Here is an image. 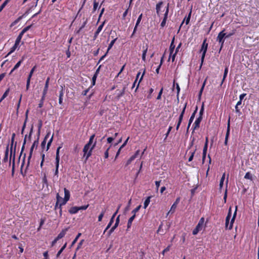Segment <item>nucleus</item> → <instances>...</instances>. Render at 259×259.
Masks as SVG:
<instances>
[{
    "label": "nucleus",
    "instance_id": "obj_1",
    "mask_svg": "<svg viewBox=\"0 0 259 259\" xmlns=\"http://www.w3.org/2000/svg\"><path fill=\"white\" fill-rule=\"evenodd\" d=\"M95 135H92L88 143L84 146L83 152L84 153L83 156L85 157V160L92 155V152L96 144V141H94Z\"/></svg>",
    "mask_w": 259,
    "mask_h": 259
},
{
    "label": "nucleus",
    "instance_id": "obj_2",
    "mask_svg": "<svg viewBox=\"0 0 259 259\" xmlns=\"http://www.w3.org/2000/svg\"><path fill=\"white\" fill-rule=\"evenodd\" d=\"M237 206H236L233 216L231 219V222H229V220H230V217L231 216V208L230 207L228 214L226 219L225 227H226V229L231 230L232 228L233 224L234 222V220H235V217L236 215V213H237Z\"/></svg>",
    "mask_w": 259,
    "mask_h": 259
},
{
    "label": "nucleus",
    "instance_id": "obj_3",
    "mask_svg": "<svg viewBox=\"0 0 259 259\" xmlns=\"http://www.w3.org/2000/svg\"><path fill=\"white\" fill-rule=\"evenodd\" d=\"M64 198L63 199L61 197H60L59 194H58L57 195V202L55 205V208L57 209V205L58 202L60 201V200H62V202H61L60 204V206L62 205H63L66 203V202L69 200L70 198V192L69 191L66 189L64 188Z\"/></svg>",
    "mask_w": 259,
    "mask_h": 259
},
{
    "label": "nucleus",
    "instance_id": "obj_4",
    "mask_svg": "<svg viewBox=\"0 0 259 259\" xmlns=\"http://www.w3.org/2000/svg\"><path fill=\"white\" fill-rule=\"evenodd\" d=\"M206 40L204 39L201 46V52L202 53V56L201 58V66L204 61L205 54L207 50L208 44L206 42Z\"/></svg>",
    "mask_w": 259,
    "mask_h": 259
},
{
    "label": "nucleus",
    "instance_id": "obj_5",
    "mask_svg": "<svg viewBox=\"0 0 259 259\" xmlns=\"http://www.w3.org/2000/svg\"><path fill=\"white\" fill-rule=\"evenodd\" d=\"M225 36H226V33H224V30H223L219 33V34L217 36V40L221 44L220 50L222 49V48L223 46V45H224V43L225 41L224 38H225Z\"/></svg>",
    "mask_w": 259,
    "mask_h": 259
},
{
    "label": "nucleus",
    "instance_id": "obj_6",
    "mask_svg": "<svg viewBox=\"0 0 259 259\" xmlns=\"http://www.w3.org/2000/svg\"><path fill=\"white\" fill-rule=\"evenodd\" d=\"M186 107H187V103H185V104H184V108H183V109L182 110V111L181 114L180 115V116H179V121L178 122V123H177V127H176L177 130H178V129L179 128V126H180V125L181 124V122H182V121L183 120V116H184V113H185Z\"/></svg>",
    "mask_w": 259,
    "mask_h": 259
},
{
    "label": "nucleus",
    "instance_id": "obj_7",
    "mask_svg": "<svg viewBox=\"0 0 259 259\" xmlns=\"http://www.w3.org/2000/svg\"><path fill=\"white\" fill-rule=\"evenodd\" d=\"M125 88H126V87H124L123 88V89L122 90H117L115 91V94L116 95L115 99L116 100H119L120 98V97H122L124 94Z\"/></svg>",
    "mask_w": 259,
    "mask_h": 259
},
{
    "label": "nucleus",
    "instance_id": "obj_8",
    "mask_svg": "<svg viewBox=\"0 0 259 259\" xmlns=\"http://www.w3.org/2000/svg\"><path fill=\"white\" fill-rule=\"evenodd\" d=\"M180 201V197H178L176 199L175 202L174 203V204L171 206L170 209L167 212V215H168L170 213H173L175 212V209L177 206V205L179 203Z\"/></svg>",
    "mask_w": 259,
    "mask_h": 259
},
{
    "label": "nucleus",
    "instance_id": "obj_9",
    "mask_svg": "<svg viewBox=\"0 0 259 259\" xmlns=\"http://www.w3.org/2000/svg\"><path fill=\"white\" fill-rule=\"evenodd\" d=\"M119 217H120V215H119L116 219V222H115V223L114 225H113V226L110 229V230L108 232V235L110 236L113 232L115 230V229L117 227V226H118V224L119 223Z\"/></svg>",
    "mask_w": 259,
    "mask_h": 259
},
{
    "label": "nucleus",
    "instance_id": "obj_10",
    "mask_svg": "<svg viewBox=\"0 0 259 259\" xmlns=\"http://www.w3.org/2000/svg\"><path fill=\"white\" fill-rule=\"evenodd\" d=\"M38 142L37 141H34L33 144H32V145L31 146V148H30V152H29V155L28 157V162H27V166H28L29 164V163H30V160L31 159V157L32 156V152H33V149L34 148V147L35 146V145H37Z\"/></svg>",
    "mask_w": 259,
    "mask_h": 259
},
{
    "label": "nucleus",
    "instance_id": "obj_11",
    "mask_svg": "<svg viewBox=\"0 0 259 259\" xmlns=\"http://www.w3.org/2000/svg\"><path fill=\"white\" fill-rule=\"evenodd\" d=\"M204 218H201L200 219V220H199V221L198 222V224L196 226V228L198 230H199V231H200L201 230H202V229H203V228L204 227Z\"/></svg>",
    "mask_w": 259,
    "mask_h": 259
},
{
    "label": "nucleus",
    "instance_id": "obj_12",
    "mask_svg": "<svg viewBox=\"0 0 259 259\" xmlns=\"http://www.w3.org/2000/svg\"><path fill=\"white\" fill-rule=\"evenodd\" d=\"M117 212H118V210H117L114 213V214L112 215L109 223H108L107 226L106 227L105 230H104V233H105L111 227V226L112 225V223H113L114 218L115 217L116 214L117 213Z\"/></svg>",
    "mask_w": 259,
    "mask_h": 259
},
{
    "label": "nucleus",
    "instance_id": "obj_13",
    "mask_svg": "<svg viewBox=\"0 0 259 259\" xmlns=\"http://www.w3.org/2000/svg\"><path fill=\"white\" fill-rule=\"evenodd\" d=\"M229 134H230V119H229V120L228 121L227 131V133L226 134L225 140V143H224L225 145H227L228 140V138H229Z\"/></svg>",
    "mask_w": 259,
    "mask_h": 259
},
{
    "label": "nucleus",
    "instance_id": "obj_14",
    "mask_svg": "<svg viewBox=\"0 0 259 259\" xmlns=\"http://www.w3.org/2000/svg\"><path fill=\"white\" fill-rule=\"evenodd\" d=\"M202 117H201V116H199V117H198L196 119V120H195V121L194 122V124H193L194 130H195L199 127V124H200L201 121L202 120Z\"/></svg>",
    "mask_w": 259,
    "mask_h": 259
},
{
    "label": "nucleus",
    "instance_id": "obj_15",
    "mask_svg": "<svg viewBox=\"0 0 259 259\" xmlns=\"http://www.w3.org/2000/svg\"><path fill=\"white\" fill-rule=\"evenodd\" d=\"M50 134H51V132L49 131L47 133V135H46L43 141L41 143V146L42 148L44 149H45V145H46V144L47 142V140L48 138H49Z\"/></svg>",
    "mask_w": 259,
    "mask_h": 259
},
{
    "label": "nucleus",
    "instance_id": "obj_16",
    "mask_svg": "<svg viewBox=\"0 0 259 259\" xmlns=\"http://www.w3.org/2000/svg\"><path fill=\"white\" fill-rule=\"evenodd\" d=\"M181 45H182V43H180L179 45L178 46V47H177L176 50H175V52L174 53H172V55H171V60H172V62H174L175 60V57H176V54H177V53L179 52V49L180 48H181Z\"/></svg>",
    "mask_w": 259,
    "mask_h": 259
},
{
    "label": "nucleus",
    "instance_id": "obj_17",
    "mask_svg": "<svg viewBox=\"0 0 259 259\" xmlns=\"http://www.w3.org/2000/svg\"><path fill=\"white\" fill-rule=\"evenodd\" d=\"M174 40H175V37L173 38L172 39V41L171 42L170 47H169V51H170V55L169 57H171L172 53H174V49L175 48V46L174 45Z\"/></svg>",
    "mask_w": 259,
    "mask_h": 259
},
{
    "label": "nucleus",
    "instance_id": "obj_18",
    "mask_svg": "<svg viewBox=\"0 0 259 259\" xmlns=\"http://www.w3.org/2000/svg\"><path fill=\"white\" fill-rule=\"evenodd\" d=\"M63 90H64V88L62 86H61V90L60 92L59 99V103L60 105H61L62 104V102H63V95H64Z\"/></svg>",
    "mask_w": 259,
    "mask_h": 259
},
{
    "label": "nucleus",
    "instance_id": "obj_19",
    "mask_svg": "<svg viewBox=\"0 0 259 259\" xmlns=\"http://www.w3.org/2000/svg\"><path fill=\"white\" fill-rule=\"evenodd\" d=\"M142 14H141L138 17L137 20V22H136V26L134 28V31H133V35L135 33L136 31V29H137V28L138 26V25L139 24V23H140L141 21V19H142Z\"/></svg>",
    "mask_w": 259,
    "mask_h": 259
},
{
    "label": "nucleus",
    "instance_id": "obj_20",
    "mask_svg": "<svg viewBox=\"0 0 259 259\" xmlns=\"http://www.w3.org/2000/svg\"><path fill=\"white\" fill-rule=\"evenodd\" d=\"M49 80H50V78L48 77L46 81L45 85V87H44V89L43 90V92H42L43 93H45V94L47 93V91H48V88H49Z\"/></svg>",
    "mask_w": 259,
    "mask_h": 259
},
{
    "label": "nucleus",
    "instance_id": "obj_21",
    "mask_svg": "<svg viewBox=\"0 0 259 259\" xmlns=\"http://www.w3.org/2000/svg\"><path fill=\"white\" fill-rule=\"evenodd\" d=\"M67 230H68V228H66V229L62 230V231L58 235V236H57L58 239H61V238H63L66 234Z\"/></svg>",
    "mask_w": 259,
    "mask_h": 259
},
{
    "label": "nucleus",
    "instance_id": "obj_22",
    "mask_svg": "<svg viewBox=\"0 0 259 259\" xmlns=\"http://www.w3.org/2000/svg\"><path fill=\"white\" fill-rule=\"evenodd\" d=\"M79 207H76V206H74V207H71L69 210V212L71 213V214H74V213H76L78 212V211L79 210Z\"/></svg>",
    "mask_w": 259,
    "mask_h": 259
},
{
    "label": "nucleus",
    "instance_id": "obj_23",
    "mask_svg": "<svg viewBox=\"0 0 259 259\" xmlns=\"http://www.w3.org/2000/svg\"><path fill=\"white\" fill-rule=\"evenodd\" d=\"M24 59V57H22V59L21 60L19 61L17 63V64L15 65L13 69L10 72V74L12 73L15 70L17 69L21 65V63L22 62L23 60Z\"/></svg>",
    "mask_w": 259,
    "mask_h": 259
},
{
    "label": "nucleus",
    "instance_id": "obj_24",
    "mask_svg": "<svg viewBox=\"0 0 259 259\" xmlns=\"http://www.w3.org/2000/svg\"><path fill=\"white\" fill-rule=\"evenodd\" d=\"M135 218V215L133 214L128 220L127 223V229H129L132 225V222Z\"/></svg>",
    "mask_w": 259,
    "mask_h": 259
},
{
    "label": "nucleus",
    "instance_id": "obj_25",
    "mask_svg": "<svg viewBox=\"0 0 259 259\" xmlns=\"http://www.w3.org/2000/svg\"><path fill=\"white\" fill-rule=\"evenodd\" d=\"M162 4H163V3L162 2H160L156 6V13H157V15H159V12L160 10V8H161V7L162 5Z\"/></svg>",
    "mask_w": 259,
    "mask_h": 259
},
{
    "label": "nucleus",
    "instance_id": "obj_26",
    "mask_svg": "<svg viewBox=\"0 0 259 259\" xmlns=\"http://www.w3.org/2000/svg\"><path fill=\"white\" fill-rule=\"evenodd\" d=\"M151 196H149L145 200L144 203V208L145 209H146L147 208V207L148 206V205L149 204V203L150 202V198H151Z\"/></svg>",
    "mask_w": 259,
    "mask_h": 259
},
{
    "label": "nucleus",
    "instance_id": "obj_27",
    "mask_svg": "<svg viewBox=\"0 0 259 259\" xmlns=\"http://www.w3.org/2000/svg\"><path fill=\"white\" fill-rule=\"evenodd\" d=\"M197 107H196L195 110L192 113V114L191 115V117L190 118V119H189V125H191V123L193 122V119H194V118L195 117V113L197 112Z\"/></svg>",
    "mask_w": 259,
    "mask_h": 259
},
{
    "label": "nucleus",
    "instance_id": "obj_28",
    "mask_svg": "<svg viewBox=\"0 0 259 259\" xmlns=\"http://www.w3.org/2000/svg\"><path fill=\"white\" fill-rule=\"evenodd\" d=\"M148 50V46L146 45V48L144 49L142 54V60L145 61L146 60V55Z\"/></svg>",
    "mask_w": 259,
    "mask_h": 259
},
{
    "label": "nucleus",
    "instance_id": "obj_29",
    "mask_svg": "<svg viewBox=\"0 0 259 259\" xmlns=\"http://www.w3.org/2000/svg\"><path fill=\"white\" fill-rule=\"evenodd\" d=\"M53 140V135L52 136V137H51V138L50 139L49 141L48 142V143H47V147L46 148V151H47L49 148H50V146H51L52 143V141Z\"/></svg>",
    "mask_w": 259,
    "mask_h": 259
},
{
    "label": "nucleus",
    "instance_id": "obj_30",
    "mask_svg": "<svg viewBox=\"0 0 259 259\" xmlns=\"http://www.w3.org/2000/svg\"><path fill=\"white\" fill-rule=\"evenodd\" d=\"M244 178L245 179H248L251 181L252 180V175L250 172H247L246 173L244 176Z\"/></svg>",
    "mask_w": 259,
    "mask_h": 259
},
{
    "label": "nucleus",
    "instance_id": "obj_31",
    "mask_svg": "<svg viewBox=\"0 0 259 259\" xmlns=\"http://www.w3.org/2000/svg\"><path fill=\"white\" fill-rule=\"evenodd\" d=\"M99 70V68L97 70L96 73L95 74V75L93 76V77L92 78L93 85H94L95 84L96 80L97 78V73H98Z\"/></svg>",
    "mask_w": 259,
    "mask_h": 259
},
{
    "label": "nucleus",
    "instance_id": "obj_32",
    "mask_svg": "<svg viewBox=\"0 0 259 259\" xmlns=\"http://www.w3.org/2000/svg\"><path fill=\"white\" fill-rule=\"evenodd\" d=\"M10 0H6L3 4L0 6V12L3 10V9L6 7V6L9 2Z\"/></svg>",
    "mask_w": 259,
    "mask_h": 259
},
{
    "label": "nucleus",
    "instance_id": "obj_33",
    "mask_svg": "<svg viewBox=\"0 0 259 259\" xmlns=\"http://www.w3.org/2000/svg\"><path fill=\"white\" fill-rule=\"evenodd\" d=\"M8 152H9V150H8V146L7 147V149L6 150V151H5V157H4V161L5 162H6L8 160Z\"/></svg>",
    "mask_w": 259,
    "mask_h": 259
},
{
    "label": "nucleus",
    "instance_id": "obj_34",
    "mask_svg": "<svg viewBox=\"0 0 259 259\" xmlns=\"http://www.w3.org/2000/svg\"><path fill=\"white\" fill-rule=\"evenodd\" d=\"M9 93V89H7L6 92L4 93V94H3V96L2 97L1 100H0V102L3 100L8 95Z\"/></svg>",
    "mask_w": 259,
    "mask_h": 259
},
{
    "label": "nucleus",
    "instance_id": "obj_35",
    "mask_svg": "<svg viewBox=\"0 0 259 259\" xmlns=\"http://www.w3.org/2000/svg\"><path fill=\"white\" fill-rule=\"evenodd\" d=\"M35 68H36V67H35V66H34V67L32 68V69L31 70V71H30V73H29V75H28V76L27 79H30V80L31 79V77H32V75H33V73H34V71H35Z\"/></svg>",
    "mask_w": 259,
    "mask_h": 259
},
{
    "label": "nucleus",
    "instance_id": "obj_36",
    "mask_svg": "<svg viewBox=\"0 0 259 259\" xmlns=\"http://www.w3.org/2000/svg\"><path fill=\"white\" fill-rule=\"evenodd\" d=\"M66 243H65L60 249V250L58 252L57 254V257H59V256L60 255V254L62 252V251L64 250V249L65 248L66 246Z\"/></svg>",
    "mask_w": 259,
    "mask_h": 259
},
{
    "label": "nucleus",
    "instance_id": "obj_37",
    "mask_svg": "<svg viewBox=\"0 0 259 259\" xmlns=\"http://www.w3.org/2000/svg\"><path fill=\"white\" fill-rule=\"evenodd\" d=\"M136 158V156H131L127 161L126 165H129L131 162L134 160Z\"/></svg>",
    "mask_w": 259,
    "mask_h": 259
},
{
    "label": "nucleus",
    "instance_id": "obj_38",
    "mask_svg": "<svg viewBox=\"0 0 259 259\" xmlns=\"http://www.w3.org/2000/svg\"><path fill=\"white\" fill-rule=\"evenodd\" d=\"M105 210H103L101 213V214L98 217V221L100 222L102 221V218L105 214Z\"/></svg>",
    "mask_w": 259,
    "mask_h": 259
},
{
    "label": "nucleus",
    "instance_id": "obj_39",
    "mask_svg": "<svg viewBox=\"0 0 259 259\" xmlns=\"http://www.w3.org/2000/svg\"><path fill=\"white\" fill-rule=\"evenodd\" d=\"M115 40H116V39H114L112 40L110 42V44H109V46H108V48L107 51V52H109V51L111 49V48H112V46H113L114 44L115 43Z\"/></svg>",
    "mask_w": 259,
    "mask_h": 259
},
{
    "label": "nucleus",
    "instance_id": "obj_40",
    "mask_svg": "<svg viewBox=\"0 0 259 259\" xmlns=\"http://www.w3.org/2000/svg\"><path fill=\"white\" fill-rule=\"evenodd\" d=\"M15 136V134L14 133H13L12 134V139H11L12 144H11V152L10 158H11V156H12V146H13V142H14Z\"/></svg>",
    "mask_w": 259,
    "mask_h": 259
},
{
    "label": "nucleus",
    "instance_id": "obj_41",
    "mask_svg": "<svg viewBox=\"0 0 259 259\" xmlns=\"http://www.w3.org/2000/svg\"><path fill=\"white\" fill-rule=\"evenodd\" d=\"M81 234L80 233H79L77 236L76 237V238L74 239V240L72 241V243H71V246H73L74 245V244L76 242L77 239H78V238L81 236Z\"/></svg>",
    "mask_w": 259,
    "mask_h": 259
},
{
    "label": "nucleus",
    "instance_id": "obj_42",
    "mask_svg": "<svg viewBox=\"0 0 259 259\" xmlns=\"http://www.w3.org/2000/svg\"><path fill=\"white\" fill-rule=\"evenodd\" d=\"M105 23V21H104L98 28L97 30H96L97 31H98V32H100L101 31V30H102L103 29V27L104 25V24Z\"/></svg>",
    "mask_w": 259,
    "mask_h": 259
},
{
    "label": "nucleus",
    "instance_id": "obj_43",
    "mask_svg": "<svg viewBox=\"0 0 259 259\" xmlns=\"http://www.w3.org/2000/svg\"><path fill=\"white\" fill-rule=\"evenodd\" d=\"M141 207V205H139L138 206H137L135 209H134L133 211H132V213H133V214H135L136 215V212H137L140 209Z\"/></svg>",
    "mask_w": 259,
    "mask_h": 259
},
{
    "label": "nucleus",
    "instance_id": "obj_44",
    "mask_svg": "<svg viewBox=\"0 0 259 259\" xmlns=\"http://www.w3.org/2000/svg\"><path fill=\"white\" fill-rule=\"evenodd\" d=\"M19 45H16V44L15 43L14 46L11 48L10 52L9 53L8 55L11 54L12 52H13L18 47V46Z\"/></svg>",
    "mask_w": 259,
    "mask_h": 259
},
{
    "label": "nucleus",
    "instance_id": "obj_45",
    "mask_svg": "<svg viewBox=\"0 0 259 259\" xmlns=\"http://www.w3.org/2000/svg\"><path fill=\"white\" fill-rule=\"evenodd\" d=\"M168 7H169V5L168 4L167 7H166V11H165V14H164V18H165L166 19H167V16H168Z\"/></svg>",
    "mask_w": 259,
    "mask_h": 259
},
{
    "label": "nucleus",
    "instance_id": "obj_46",
    "mask_svg": "<svg viewBox=\"0 0 259 259\" xmlns=\"http://www.w3.org/2000/svg\"><path fill=\"white\" fill-rule=\"evenodd\" d=\"M56 166L57 167H59V160H60V157L59 156H56Z\"/></svg>",
    "mask_w": 259,
    "mask_h": 259
},
{
    "label": "nucleus",
    "instance_id": "obj_47",
    "mask_svg": "<svg viewBox=\"0 0 259 259\" xmlns=\"http://www.w3.org/2000/svg\"><path fill=\"white\" fill-rule=\"evenodd\" d=\"M205 82H206V80H205L202 84V86L200 90V92H199V96L200 97L201 96V94H202V93L203 92V89H204V87L205 86Z\"/></svg>",
    "mask_w": 259,
    "mask_h": 259
},
{
    "label": "nucleus",
    "instance_id": "obj_48",
    "mask_svg": "<svg viewBox=\"0 0 259 259\" xmlns=\"http://www.w3.org/2000/svg\"><path fill=\"white\" fill-rule=\"evenodd\" d=\"M144 74H145V71H144L143 74L142 75V76H141V78H140V80L139 81V82H138V84L137 85V88H136V90H135L136 92L137 91V90H138V89L139 88V84H140V82L141 81V80H142Z\"/></svg>",
    "mask_w": 259,
    "mask_h": 259
},
{
    "label": "nucleus",
    "instance_id": "obj_49",
    "mask_svg": "<svg viewBox=\"0 0 259 259\" xmlns=\"http://www.w3.org/2000/svg\"><path fill=\"white\" fill-rule=\"evenodd\" d=\"M235 112L237 113H238L239 115H240L241 114L240 109L239 108V106L237 105L235 106Z\"/></svg>",
    "mask_w": 259,
    "mask_h": 259
},
{
    "label": "nucleus",
    "instance_id": "obj_50",
    "mask_svg": "<svg viewBox=\"0 0 259 259\" xmlns=\"http://www.w3.org/2000/svg\"><path fill=\"white\" fill-rule=\"evenodd\" d=\"M170 245H168L166 248H165L163 250V251L162 252V254L164 255L165 252L168 251L170 249Z\"/></svg>",
    "mask_w": 259,
    "mask_h": 259
},
{
    "label": "nucleus",
    "instance_id": "obj_51",
    "mask_svg": "<svg viewBox=\"0 0 259 259\" xmlns=\"http://www.w3.org/2000/svg\"><path fill=\"white\" fill-rule=\"evenodd\" d=\"M162 91H163V88H162L159 92L158 95L157 97V100H160L161 99V96L162 94Z\"/></svg>",
    "mask_w": 259,
    "mask_h": 259
},
{
    "label": "nucleus",
    "instance_id": "obj_52",
    "mask_svg": "<svg viewBox=\"0 0 259 259\" xmlns=\"http://www.w3.org/2000/svg\"><path fill=\"white\" fill-rule=\"evenodd\" d=\"M21 38H22V37H20V36H18L15 41V44H16V45H19L21 41Z\"/></svg>",
    "mask_w": 259,
    "mask_h": 259
},
{
    "label": "nucleus",
    "instance_id": "obj_53",
    "mask_svg": "<svg viewBox=\"0 0 259 259\" xmlns=\"http://www.w3.org/2000/svg\"><path fill=\"white\" fill-rule=\"evenodd\" d=\"M166 21V19H165V18H163V19L160 24L161 27H163L165 25Z\"/></svg>",
    "mask_w": 259,
    "mask_h": 259
},
{
    "label": "nucleus",
    "instance_id": "obj_54",
    "mask_svg": "<svg viewBox=\"0 0 259 259\" xmlns=\"http://www.w3.org/2000/svg\"><path fill=\"white\" fill-rule=\"evenodd\" d=\"M83 241H84V240H81L79 242V243H78V245H77V248H76V250L79 249L81 247V245H82V243H83Z\"/></svg>",
    "mask_w": 259,
    "mask_h": 259
},
{
    "label": "nucleus",
    "instance_id": "obj_55",
    "mask_svg": "<svg viewBox=\"0 0 259 259\" xmlns=\"http://www.w3.org/2000/svg\"><path fill=\"white\" fill-rule=\"evenodd\" d=\"M22 18V17H19L17 19H16L14 22H13V23L11 25H15L16 23H17Z\"/></svg>",
    "mask_w": 259,
    "mask_h": 259
},
{
    "label": "nucleus",
    "instance_id": "obj_56",
    "mask_svg": "<svg viewBox=\"0 0 259 259\" xmlns=\"http://www.w3.org/2000/svg\"><path fill=\"white\" fill-rule=\"evenodd\" d=\"M194 153H195V151L191 153V155L189 157V159H188L189 161H191L193 160Z\"/></svg>",
    "mask_w": 259,
    "mask_h": 259
},
{
    "label": "nucleus",
    "instance_id": "obj_57",
    "mask_svg": "<svg viewBox=\"0 0 259 259\" xmlns=\"http://www.w3.org/2000/svg\"><path fill=\"white\" fill-rule=\"evenodd\" d=\"M58 168H59V167H57V166H56L54 175H55V176H56L57 178L58 177Z\"/></svg>",
    "mask_w": 259,
    "mask_h": 259
},
{
    "label": "nucleus",
    "instance_id": "obj_58",
    "mask_svg": "<svg viewBox=\"0 0 259 259\" xmlns=\"http://www.w3.org/2000/svg\"><path fill=\"white\" fill-rule=\"evenodd\" d=\"M88 206H89V205L82 206L80 207H79L78 209H79V210H85L88 207Z\"/></svg>",
    "mask_w": 259,
    "mask_h": 259
},
{
    "label": "nucleus",
    "instance_id": "obj_59",
    "mask_svg": "<svg viewBox=\"0 0 259 259\" xmlns=\"http://www.w3.org/2000/svg\"><path fill=\"white\" fill-rule=\"evenodd\" d=\"M98 6V3L95 1L94 3V8H93L94 11H95L97 9Z\"/></svg>",
    "mask_w": 259,
    "mask_h": 259
},
{
    "label": "nucleus",
    "instance_id": "obj_60",
    "mask_svg": "<svg viewBox=\"0 0 259 259\" xmlns=\"http://www.w3.org/2000/svg\"><path fill=\"white\" fill-rule=\"evenodd\" d=\"M191 12H190V13H189V15H188V18H187L186 20V24H188L190 21V17H191Z\"/></svg>",
    "mask_w": 259,
    "mask_h": 259
},
{
    "label": "nucleus",
    "instance_id": "obj_61",
    "mask_svg": "<svg viewBox=\"0 0 259 259\" xmlns=\"http://www.w3.org/2000/svg\"><path fill=\"white\" fill-rule=\"evenodd\" d=\"M30 80L29 79H27V83H26V90H28L30 85Z\"/></svg>",
    "mask_w": 259,
    "mask_h": 259
},
{
    "label": "nucleus",
    "instance_id": "obj_62",
    "mask_svg": "<svg viewBox=\"0 0 259 259\" xmlns=\"http://www.w3.org/2000/svg\"><path fill=\"white\" fill-rule=\"evenodd\" d=\"M203 111H204V107H203V105H202L201 107V108L200 110V112H199V116H201L202 117V115L203 113Z\"/></svg>",
    "mask_w": 259,
    "mask_h": 259
},
{
    "label": "nucleus",
    "instance_id": "obj_63",
    "mask_svg": "<svg viewBox=\"0 0 259 259\" xmlns=\"http://www.w3.org/2000/svg\"><path fill=\"white\" fill-rule=\"evenodd\" d=\"M199 232V230H198L196 228H195L193 231V234L195 235L197 234V233Z\"/></svg>",
    "mask_w": 259,
    "mask_h": 259
},
{
    "label": "nucleus",
    "instance_id": "obj_64",
    "mask_svg": "<svg viewBox=\"0 0 259 259\" xmlns=\"http://www.w3.org/2000/svg\"><path fill=\"white\" fill-rule=\"evenodd\" d=\"M246 95V94H242L240 95L239 96V100L242 101V100L244 99V97Z\"/></svg>",
    "mask_w": 259,
    "mask_h": 259
}]
</instances>
